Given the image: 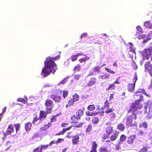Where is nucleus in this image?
I'll use <instances>...</instances> for the list:
<instances>
[{"label": "nucleus", "instance_id": "nucleus-1", "mask_svg": "<svg viewBox=\"0 0 152 152\" xmlns=\"http://www.w3.org/2000/svg\"><path fill=\"white\" fill-rule=\"evenodd\" d=\"M60 56L58 55L55 57H48L44 62L45 67L42 70L41 75L45 77L47 76L52 72L54 74L57 69V65L53 60H58L60 58Z\"/></svg>", "mask_w": 152, "mask_h": 152}, {"label": "nucleus", "instance_id": "nucleus-2", "mask_svg": "<svg viewBox=\"0 0 152 152\" xmlns=\"http://www.w3.org/2000/svg\"><path fill=\"white\" fill-rule=\"evenodd\" d=\"M145 91L143 89H138L136 92L134 93L135 96H139L140 98L138 100H136L135 102L132 103L130 106L129 111H135L137 109H141L142 107V105L140 104L141 101H143V96L140 93H145Z\"/></svg>", "mask_w": 152, "mask_h": 152}, {"label": "nucleus", "instance_id": "nucleus-3", "mask_svg": "<svg viewBox=\"0 0 152 152\" xmlns=\"http://www.w3.org/2000/svg\"><path fill=\"white\" fill-rule=\"evenodd\" d=\"M137 109L135 111H129L130 108L129 110L128 113L129 114L127 117L126 124L127 126H132L133 125V121L135 120L137 118L136 115V111L138 110Z\"/></svg>", "mask_w": 152, "mask_h": 152}, {"label": "nucleus", "instance_id": "nucleus-4", "mask_svg": "<svg viewBox=\"0 0 152 152\" xmlns=\"http://www.w3.org/2000/svg\"><path fill=\"white\" fill-rule=\"evenodd\" d=\"M142 54L144 57H145L147 59L149 58L150 57H151V60L152 59V48L151 47L150 48L145 49L142 52Z\"/></svg>", "mask_w": 152, "mask_h": 152}, {"label": "nucleus", "instance_id": "nucleus-5", "mask_svg": "<svg viewBox=\"0 0 152 152\" xmlns=\"http://www.w3.org/2000/svg\"><path fill=\"white\" fill-rule=\"evenodd\" d=\"M126 138V136L122 134L121 135L120 140L118 141L116 145L115 148L117 150H119L121 149V145L123 144V142L125 141Z\"/></svg>", "mask_w": 152, "mask_h": 152}, {"label": "nucleus", "instance_id": "nucleus-6", "mask_svg": "<svg viewBox=\"0 0 152 152\" xmlns=\"http://www.w3.org/2000/svg\"><path fill=\"white\" fill-rule=\"evenodd\" d=\"M134 78L133 79L134 83L133 84H129L128 86V89L130 92H133L134 91L135 83L137 80V74L134 75Z\"/></svg>", "mask_w": 152, "mask_h": 152}, {"label": "nucleus", "instance_id": "nucleus-7", "mask_svg": "<svg viewBox=\"0 0 152 152\" xmlns=\"http://www.w3.org/2000/svg\"><path fill=\"white\" fill-rule=\"evenodd\" d=\"M46 107L47 112L48 113H50L51 112L52 108L53 106V102L50 100H47L45 103Z\"/></svg>", "mask_w": 152, "mask_h": 152}, {"label": "nucleus", "instance_id": "nucleus-8", "mask_svg": "<svg viewBox=\"0 0 152 152\" xmlns=\"http://www.w3.org/2000/svg\"><path fill=\"white\" fill-rule=\"evenodd\" d=\"M145 69L148 70L151 76L152 77V64L150 65L149 61L146 62L145 65Z\"/></svg>", "mask_w": 152, "mask_h": 152}, {"label": "nucleus", "instance_id": "nucleus-9", "mask_svg": "<svg viewBox=\"0 0 152 152\" xmlns=\"http://www.w3.org/2000/svg\"><path fill=\"white\" fill-rule=\"evenodd\" d=\"M72 143L74 145H76L78 144L80 139L79 136L77 134L76 135L72 136Z\"/></svg>", "mask_w": 152, "mask_h": 152}, {"label": "nucleus", "instance_id": "nucleus-10", "mask_svg": "<svg viewBox=\"0 0 152 152\" xmlns=\"http://www.w3.org/2000/svg\"><path fill=\"white\" fill-rule=\"evenodd\" d=\"M96 82V78L94 77L91 78L88 83L86 84V86L90 87L94 85Z\"/></svg>", "mask_w": 152, "mask_h": 152}, {"label": "nucleus", "instance_id": "nucleus-11", "mask_svg": "<svg viewBox=\"0 0 152 152\" xmlns=\"http://www.w3.org/2000/svg\"><path fill=\"white\" fill-rule=\"evenodd\" d=\"M50 97L54 101L57 102H59L60 101L61 99L60 96H57L54 95H51Z\"/></svg>", "mask_w": 152, "mask_h": 152}, {"label": "nucleus", "instance_id": "nucleus-12", "mask_svg": "<svg viewBox=\"0 0 152 152\" xmlns=\"http://www.w3.org/2000/svg\"><path fill=\"white\" fill-rule=\"evenodd\" d=\"M25 127L27 131H29L32 127V124L30 122L26 123L25 124Z\"/></svg>", "mask_w": 152, "mask_h": 152}, {"label": "nucleus", "instance_id": "nucleus-13", "mask_svg": "<svg viewBox=\"0 0 152 152\" xmlns=\"http://www.w3.org/2000/svg\"><path fill=\"white\" fill-rule=\"evenodd\" d=\"M109 77L110 75L109 74L105 73L101 75H99L98 76V78L99 79H107Z\"/></svg>", "mask_w": 152, "mask_h": 152}, {"label": "nucleus", "instance_id": "nucleus-14", "mask_svg": "<svg viewBox=\"0 0 152 152\" xmlns=\"http://www.w3.org/2000/svg\"><path fill=\"white\" fill-rule=\"evenodd\" d=\"M113 131V128L110 125L107 127L106 129V133L108 135H110Z\"/></svg>", "mask_w": 152, "mask_h": 152}, {"label": "nucleus", "instance_id": "nucleus-15", "mask_svg": "<svg viewBox=\"0 0 152 152\" xmlns=\"http://www.w3.org/2000/svg\"><path fill=\"white\" fill-rule=\"evenodd\" d=\"M135 137V135H132L129 136L128 139V142L130 144H132L133 142Z\"/></svg>", "mask_w": 152, "mask_h": 152}, {"label": "nucleus", "instance_id": "nucleus-16", "mask_svg": "<svg viewBox=\"0 0 152 152\" xmlns=\"http://www.w3.org/2000/svg\"><path fill=\"white\" fill-rule=\"evenodd\" d=\"M148 38H147L146 39H144L142 42L143 43H145L147 42V41L151 39L152 38V31H150L148 34Z\"/></svg>", "mask_w": 152, "mask_h": 152}, {"label": "nucleus", "instance_id": "nucleus-17", "mask_svg": "<svg viewBox=\"0 0 152 152\" xmlns=\"http://www.w3.org/2000/svg\"><path fill=\"white\" fill-rule=\"evenodd\" d=\"M92 143V149L90 152H96V149L97 148V145L96 142L94 141Z\"/></svg>", "mask_w": 152, "mask_h": 152}, {"label": "nucleus", "instance_id": "nucleus-18", "mask_svg": "<svg viewBox=\"0 0 152 152\" xmlns=\"http://www.w3.org/2000/svg\"><path fill=\"white\" fill-rule=\"evenodd\" d=\"M83 111L81 109L78 110L76 111V115L79 118H80V117L83 115Z\"/></svg>", "mask_w": 152, "mask_h": 152}, {"label": "nucleus", "instance_id": "nucleus-19", "mask_svg": "<svg viewBox=\"0 0 152 152\" xmlns=\"http://www.w3.org/2000/svg\"><path fill=\"white\" fill-rule=\"evenodd\" d=\"M47 112H44L43 111H40V117L41 118H45L47 115Z\"/></svg>", "mask_w": 152, "mask_h": 152}, {"label": "nucleus", "instance_id": "nucleus-20", "mask_svg": "<svg viewBox=\"0 0 152 152\" xmlns=\"http://www.w3.org/2000/svg\"><path fill=\"white\" fill-rule=\"evenodd\" d=\"M144 26L146 28H149L150 29L152 28V23L150 21H147L145 23Z\"/></svg>", "mask_w": 152, "mask_h": 152}, {"label": "nucleus", "instance_id": "nucleus-21", "mask_svg": "<svg viewBox=\"0 0 152 152\" xmlns=\"http://www.w3.org/2000/svg\"><path fill=\"white\" fill-rule=\"evenodd\" d=\"M118 132H116L112 134L110 138L111 140L112 141H113L115 140L118 137Z\"/></svg>", "mask_w": 152, "mask_h": 152}, {"label": "nucleus", "instance_id": "nucleus-22", "mask_svg": "<svg viewBox=\"0 0 152 152\" xmlns=\"http://www.w3.org/2000/svg\"><path fill=\"white\" fill-rule=\"evenodd\" d=\"M69 102L68 104L66 105V107H68L69 106L73 105L75 101L71 98H70L69 100Z\"/></svg>", "mask_w": 152, "mask_h": 152}, {"label": "nucleus", "instance_id": "nucleus-23", "mask_svg": "<svg viewBox=\"0 0 152 152\" xmlns=\"http://www.w3.org/2000/svg\"><path fill=\"white\" fill-rule=\"evenodd\" d=\"M150 148L148 146H143L142 148H140L139 152H146L148 149Z\"/></svg>", "mask_w": 152, "mask_h": 152}, {"label": "nucleus", "instance_id": "nucleus-24", "mask_svg": "<svg viewBox=\"0 0 152 152\" xmlns=\"http://www.w3.org/2000/svg\"><path fill=\"white\" fill-rule=\"evenodd\" d=\"M78 118H77L75 115H73L71 119L72 122L76 123L77 122Z\"/></svg>", "mask_w": 152, "mask_h": 152}, {"label": "nucleus", "instance_id": "nucleus-25", "mask_svg": "<svg viewBox=\"0 0 152 152\" xmlns=\"http://www.w3.org/2000/svg\"><path fill=\"white\" fill-rule=\"evenodd\" d=\"M110 151L109 149H108L105 147H102L100 148V152H110Z\"/></svg>", "mask_w": 152, "mask_h": 152}, {"label": "nucleus", "instance_id": "nucleus-26", "mask_svg": "<svg viewBox=\"0 0 152 152\" xmlns=\"http://www.w3.org/2000/svg\"><path fill=\"white\" fill-rule=\"evenodd\" d=\"M118 129H119L121 131H123L125 128V126L124 125L122 124H118L117 126Z\"/></svg>", "mask_w": 152, "mask_h": 152}, {"label": "nucleus", "instance_id": "nucleus-27", "mask_svg": "<svg viewBox=\"0 0 152 152\" xmlns=\"http://www.w3.org/2000/svg\"><path fill=\"white\" fill-rule=\"evenodd\" d=\"M115 88V85L114 83L111 84L106 89V91H107L110 90L114 89Z\"/></svg>", "mask_w": 152, "mask_h": 152}, {"label": "nucleus", "instance_id": "nucleus-28", "mask_svg": "<svg viewBox=\"0 0 152 152\" xmlns=\"http://www.w3.org/2000/svg\"><path fill=\"white\" fill-rule=\"evenodd\" d=\"M73 98H72L73 99L75 102H76L79 100V96L76 94H74L73 96Z\"/></svg>", "mask_w": 152, "mask_h": 152}, {"label": "nucleus", "instance_id": "nucleus-29", "mask_svg": "<svg viewBox=\"0 0 152 152\" xmlns=\"http://www.w3.org/2000/svg\"><path fill=\"white\" fill-rule=\"evenodd\" d=\"M7 130L10 132L11 133H12L14 132V129L13 125L10 124L8 126L7 128Z\"/></svg>", "mask_w": 152, "mask_h": 152}, {"label": "nucleus", "instance_id": "nucleus-30", "mask_svg": "<svg viewBox=\"0 0 152 152\" xmlns=\"http://www.w3.org/2000/svg\"><path fill=\"white\" fill-rule=\"evenodd\" d=\"M136 36L139 39H143L144 38V37H145V36L144 35L142 34L141 35L140 33L138 32L136 34Z\"/></svg>", "mask_w": 152, "mask_h": 152}, {"label": "nucleus", "instance_id": "nucleus-31", "mask_svg": "<svg viewBox=\"0 0 152 152\" xmlns=\"http://www.w3.org/2000/svg\"><path fill=\"white\" fill-rule=\"evenodd\" d=\"M40 147V148H41L42 149V151L43 150H45L49 146V145H39Z\"/></svg>", "mask_w": 152, "mask_h": 152}, {"label": "nucleus", "instance_id": "nucleus-32", "mask_svg": "<svg viewBox=\"0 0 152 152\" xmlns=\"http://www.w3.org/2000/svg\"><path fill=\"white\" fill-rule=\"evenodd\" d=\"M89 57H86L85 58H82L79 59V61L80 63L85 62L86 61L88 60L89 59Z\"/></svg>", "mask_w": 152, "mask_h": 152}, {"label": "nucleus", "instance_id": "nucleus-33", "mask_svg": "<svg viewBox=\"0 0 152 152\" xmlns=\"http://www.w3.org/2000/svg\"><path fill=\"white\" fill-rule=\"evenodd\" d=\"M101 67L99 66H96L92 69V70L94 72H99V69Z\"/></svg>", "mask_w": 152, "mask_h": 152}, {"label": "nucleus", "instance_id": "nucleus-34", "mask_svg": "<svg viewBox=\"0 0 152 152\" xmlns=\"http://www.w3.org/2000/svg\"><path fill=\"white\" fill-rule=\"evenodd\" d=\"M80 69V65L78 64L76 65L74 69V71H79Z\"/></svg>", "mask_w": 152, "mask_h": 152}, {"label": "nucleus", "instance_id": "nucleus-35", "mask_svg": "<svg viewBox=\"0 0 152 152\" xmlns=\"http://www.w3.org/2000/svg\"><path fill=\"white\" fill-rule=\"evenodd\" d=\"M86 114L89 116H92L93 115H96L98 113L96 112H94L92 113H90L88 111L86 113Z\"/></svg>", "mask_w": 152, "mask_h": 152}, {"label": "nucleus", "instance_id": "nucleus-36", "mask_svg": "<svg viewBox=\"0 0 152 152\" xmlns=\"http://www.w3.org/2000/svg\"><path fill=\"white\" fill-rule=\"evenodd\" d=\"M77 57L76 55H73L70 58L71 59L72 61H74L77 60Z\"/></svg>", "mask_w": 152, "mask_h": 152}, {"label": "nucleus", "instance_id": "nucleus-37", "mask_svg": "<svg viewBox=\"0 0 152 152\" xmlns=\"http://www.w3.org/2000/svg\"><path fill=\"white\" fill-rule=\"evenodd\" d=\"M95 108V106L94 105H91L88 106V110L92 111Z\"/></svg>", "mask_w": 152, "mask_h": 152}, {"label": "nucleus", "instance_id": "nucleus-38", "mask_svg": "<svg viewBox=\"0 0 152 152\" xmlns=\"http://www.w3.org/2000/svg\"><path fill=\"white\" fill-rule=\"evenodd\" d=\"M15 127L16 131V132H17L18 131L20 130V125L19 124H15Z\"/></svg>", "mask_w": 152, "mask_h": 152}, {"label": "nucleus", "instance_id": "nucleus-39", "mask_svg": "<svg viewBox=\"0 0 152 152\" xmlns=\"http://www.w3.org/2000/svg\"><path fill=\"white\" fill-rule=\"evenodd\" d=\"M17 101L23 102L24 104H26L27 102H26L25 100L22 98H19L17 99Z\"/></svg>", "mask_w": 152, "mask_h": 152}, {"label": "nucleus", "instance_id": "nucleus-40", "mask_svg": "<svg viewBox=\"0 0 152 152\" xmlns=\"http://www.w3.org/2000/svg\"><path fill=\"white\" fill-rule=\"evenodd\" d=\"M49 127V125L48 124L45 125L43 127H42L41 128V131H45L47 130L48 128Z\"/></svg>", "mask_w": 152, "mask_h": 152}, {"label": "nucleus", "instance_id": "nucleus-41", "mask_svg": "<svg viewBox=\"0 0 152 152\" xmlns=\"http://www.w3.org/2000/svg\"><path fill=\"white\" fill-rule=\"evenodd\" d=\"M114 110L112 108H107L106 109V110H105V113H111L113 112Z\"/></svg>", "mask_w": 152, "mask_h": 152}, {"label": "nucleus", "instance_id": "nucleus-42", "mask_svg": "<svg viewBox=\"0 0 152 152\" xmlns=\"http://www.w3.org/2000/svg\"><path fill=\"white\" fill-rule=\"evenodd\" d=\"M92 129V127L91 125L89 124L88 126V127L86 129V132H90Z\"/></svg>", "mask_w": 152, "mask_h": 152}, {"label": "nucleus", "instance_id": "nucleus-43", "mask_svg": "<svg viewBox=\"0 0 152 152\" xmlns=\"http://www.w3.org/2000/svg\"><path fill=\"white\" fill-rule=\"evenodd\" d=\"M40 146L39 145L37 148L34 149L33 152H41L42 151V149L40 148Z\"/></svg>", "mask_w": 152, "mask_h": 152}, {"label": "nucleus", "instance_id": "nucleus-44", "mask_svg": "<svg viewBox=\"0 0 152 152\" xmlns=\"http://www.w3.org/2000/svg\"><path fill=\"white\" fill-rule=\"evenodd\" d=\"M66 131V130H65V129H63L62 131H60L56 135H60L61 134H63Z\"/></svg>", "mask_w": 152, "mask_h": 152}, {"label": "nucleus", "instance_id": "nucleus-45", "mask_svg": "<svg viewBox=\"0 0 152 152\" xmlns=\"http://www.w3.org/2000/svg\"><path fill=\"white\" fill-rule=\"evenodd\" d=\"M68 94V92L67 91L64 90L63 91V96L64 98L67 96Z\"/></svg>", "mask_w": 152, "mask_h": 152}, {"label": "nucleus", "instance_id": "nucleus-46", "mask_svg": "<svg viewBox=\"0 0 152 152\" xmlns=\"http://www.w3.org/2000/svg\"><path fill=\"white\" fill-rule=\"evenodd\" d=\"M98 121L99 119L97 117L94 118L92 120L93 123L94 124H97L98 122Z\"/></svg>", "mask_w": 152, "mask_h": 152}, {"label": "nucleus", "instance_id": "nucleus-47", "mask_svg": "<svg viewBox=\"0 0 152 152\" xmlns=\"http://www.w3.org/2000/svg\"><path fill=\"white\" fill-rule=\"evenodd\" d=\"M139 126L140 127L142 126L144 128H146L147 127V124L146 122H144L140 124Z\"/></svg>", "mask_w": 152, "mask_h": 152}, {"label": "nucleus", "instance_id": "nucleus-48", "mask_svg": "<svg viewBox=\"0 0 152 152\" xmlns=\"http://www.w3.org/2000/svg\"><path fill=\"white\" fill-rule=\"evenodd\" d=\"M67 78H65L60 82L59 85L65 83L67 81Z\"/></svg>", "mask_w": 152, "mask_h": 152}, {"label": "nucleus", "instance_id": "nucleus-49", "mask_svg": "<svg viewBox=\"0 0 152 152\" xmlns=\"http://www.w3.org/2000/svg\"><path fill=\"white\" fill-rule=\"evenodd\" d=\"M56 93L57 95H61L62 94V91L60 89H58L56 90Z\"/></svg>", "mask_w": 152, "mask_h": 152}, {"label": "nucleus", "instance_id": "nucleus-50", "mask_svg": "<svg viewBox=\"0 0 152 152\" xmlns=\"http://www.w3.org/2000/svg\"><path fill=\"white\" fill-rule=\"evenodd\" d=\"M105 107L107 109L109 108V103L107 102V100H106V102H104Z\"/></svg>", "mask_w": 152, "mask_h": 152}, {"label": "nucleus", "instance_id": "nucleus-51", "mask_svg": "<svg viewBox=\"0 0 152 152\" xmlns=\"http://www.w3.org/2000/svg\"><path fill=\"white\" fill-rule=\"evenodd\" d=\"M152 117V113L149 111L147 116V118L150 119Z\"/></svg>", "mask_w": 152, "mask_h": 152}, {"label": "nucleus", "instance_id": "nucleus-52", "mask_svg": "<svg viewBox=\"0 0 152 152\" xmlns=\"http://www.w3.org/2000/svg\"><path fill=\"white\" fill-rule=\"evenodd\" d=\"M109 135H108L107 134H103L102 136V139H106L107 138H108L109 137Z\"/></svg>", "mask_w": 152, "mask_h": 152}, {"label": "nucleus", "instance_id": "nucleus-53", "mask_svg": "<svg viewBox=\"0 0 152 152\" xmlns=\"http://www.w3.org/2000/svg\"><path fill=\"white\" fill-rule=\"evenodd\" d=\"M110 116L111 119L114 118L116 117L115 114L114 113H111L110 114Z\"/></svg>", "mask_w": 152, "mask_h": 152}, {"label": "nucleus", "instance_id": "nucleus-54", "mask_svg": "<svg viewBox=\"0 0 152 152\" xmlns=\"http://www.w3.org/2000/svg\"><path fill=\"white\" fill-rule=\"evenodd\" d=\"M87 35H88L87 33H83L81 34V37H80V38L82 39V38H83V37H86L87 36Z\"/></svg>", "mask_w": 152, "mask_h": 152}, {"label": "nucleus", "instance_id": "nucleus-55", "mask_svg": "<svg viewBox=\"0 0 152 152\" xmlns=\"http://www.w3.org/2000/svg\"><path fill=\"white\" fill-rule=\"evenodd\" d=\"M137 29L140 33H142V28L140 26H138L137 27Z\"/></svg>", "mask_w": 152, "mask_h": 152}, {"label": "nucleus", "instance_id": "nucleus-56", "mask_svg": "<svg viewBox=\"0 0 152 152\" xmlns=\"http://www.w3.org/2000/svg\"><path fill=\"white\" fill-rule=\"evenodd\" d=\"M80 75H75L74 76L75 78L77 80H78L79 79L80 77Z\"/></svg>", "mask_w": 152, "mask_h": 152}, {"label": "nucleus", "instance_id": "nucleus-57", "mask_svg": "<svg viewBox=\"0 0 152 152\" xmlns=\"http://www.w3.org/2000/svg\"><path fill=\"white\" fill-rule=\"evenodd\" d=\"M52 86V85L51 84L49 83H47L45 84L44 86L45 87H51Z\"/></svg>", "mask_w": 152, "mask_h": 152}, {"label": "nucleus", "instance_id": "nucleus-58", "mask_svg": "<svg viewBox=\"0 0 152 152\" xmlns=\"http://www.w3.org/2000/svg\"><path fill=\"white\" fill-rule=\"evenodd\" d=\"M11 133L8 130L4 134V135L5 136H6L7 135H10Z\"/></svg>", "mask_w": 152, "mask_h": 152}, {"label": "nucleus", "instance_id": "nucleus-59", "mask_svg": "<svg viewBox=\"0 0 152 152\" xmlns=\"http://www.w3.org/2000/svg\"><path fill=\"white\" fill-rule=\"evenodd\" d=\"M56 141L54 140L51 141L50 143V145L51 146L52 144L55 143H57Z\"/></svg>", "mask_w": 152, "mask_h": 152}, {"label": "nucleus", "instance_id": "nucleus-60", "mask_svg": "<svg viewBox=\"0 0 152 152\" xmlns=\"http://www.w3.org/2000/svg\"><path fill=\"white\" fill-rule=\"evenodd\" d=\"M38 120V119H37V118H35L33 121V123L34 124Z\"/></svg>", "mask_w": 152, "mask_h": 152}, {"label": "nucleus", "instance_id": "nucleus-61", "mask_svg": "<svg viewBox=\"0 0 152 152\" xmlns=\"http://www.w3.org/2000/svg\"><path fill=\"white\" fill-rule=\"evenodd\" d=\"M64 140V139L58 138L57 141H56L57 143H58L61 142V141H62Z\"/></svg>", "mask_w": 152, "mask_h": 152}, {"label": "nucleus", "instance_id": "nucleus-62", "mask_svg": "<svg viewBox=\"0 0 152 152\" xmlns=\"http://www.w3.org/2000/svg\"><path fill=\"white\" fill-rule=\"evenodd\" d=\"M83 123H80L79 124V125H77V126H76V127H81L83 125Z\"/></svg>", "mask_w": 152, "mask_h": 152}, {"label": "nucleus", "instance_id": "nucleus-63", "mask_svg": "<svg viewBox=\"0 0 152 152\" xmlns=\"http://www.w3.org/2000/svg\"><path fill=\"white\" fill-rule=\"evenodd\" d=\"M67 125H68L67 124L62 123L61 124V126L62 127H66L67 126Z\"/></svg>", "mask_w": 152, "mask_h": 152}, {"label": "nucleus", "instance_id": "nucleus-64", "mask_svg": "<svg viewBox=\"0 0 152 152\" xmlns=\"http://www.w3.org/2000/svg\"><path fill=\"white\" fill-rule=\"evenodd\" d=\"M105 69L107 71V72H109L110 73V72H111V70L109 69H108L107 68H105Z\"/></svg>", "mask_w": 152, "mask_h": 152}]
</instances>
